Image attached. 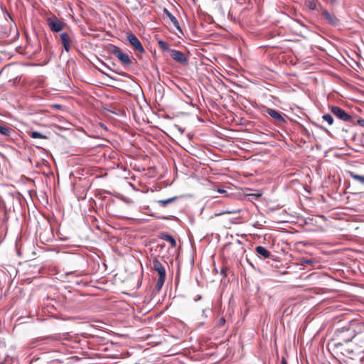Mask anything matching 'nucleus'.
I'll use <instances>...</instances> for the list:
<instances>
[{
	"mask_svg": "<svg viewBox=\"0 0 364 364\" xmlns=\"http://www.w3.org/2000/svg\"><path fill=\"white\" fill-rule=\"evenodd\" d=\"M12 69V65H7L6 66H4L1 72H0V75H4V74H8L10 73L11 70Z\"/></svg>",
	"mask_w": 364,
	"mask_h": 364,
	"instance_id": "obj_22",
	"label": "nucleus"
},
{
	"mask_svg": "<svg viewBox=\"0 0 364 364\" xmlns=\"http://www.w3.org/2000/svg\"><path fill=\"white\" fill-rule=\"evenodd\" d=\"M221 274H223V275H225V276L226 275V274H225V270L224 269H221Z\"/></svg>",
	"mask_w": 364,
	"mask_h": 364,
	"instance_id": "obj_29",
	"label": "nucleus"
},
{
	"mask_svg": "<svg viewBox=\"0 0 364 364\" xmlns=\"http://www.w3.org/2000/svg\"><path fill=\"white\" fill-rule=\"evenodd\" d=\"M350 176L353 178L354 180L358 181L359 183L364 184V176L359 175L357 173H355L354 172H350L349 173Z\"/></svg>",
	"mask_w": 364,
	"mask_h": 364,
	"instance_id": "obj_17",
	"label": "nucleus"
},
{
	"mask_svg": "<svg viewBox=\"0 0 364 364\" xmlns=\"http://www.w3.org/2000/svg\"><path fill=\"white\" fill-rule=\"evenodd\" d=\"M267 114L274 118L277 124H283L285 123L286 121L284 117L282 116L281 113L278 111L273 109H268L267 111Z\"/></svg>",
	"mask_w": 364,
	"mask_h": 364,
	"instance_id": "obj_11",
	"label": "nucleus"
},
{
	"mask_svg": "<svg viewBox=\"0 0 364 364\" xmlns=\"http://www.w3.org/2000/svg\"><path fill=\"white\" fill-rule=\"evenodd\" d=\"M14 134H15V131L11 127L0 124V136L5 140L12 139Z\"/></svg>",
	"mask_w": 364,
	"mask_h": 364,
	"instance_id": "obj_9",
	"label": "nucleus"
},
{
	"mask_svg": "<svg viewBox=\"0 0 364 364\" xmlns=\"http://www.w3.org/2000/svg\"><path fill=\"white\" fill-rule=\"evenodd\" d=\"M151 269L157 272L159 278L157 279L155 289L156 291H160L165 282L166 277V272L164 265L156 258H154L152 261Z\"/></svg>",
	"mask_w": 364,
	"mask_h": 364,
	"instance_id": "obj_2",
	"label": "nucleus"
},
{
	"mask_svg": "<svg viewBox=\"0 0 364 364\" xmlns=\"http://www.w3.org/2000/svg\"><path fill=\"white\" fill-rule=\"evenodd\" d=\"M164 13L170 19V21L172 22V23L174 25V26L176 28L180 30L179 23H178V20L176 19V18L173 14H171L169 12V11L166 8L164 9Z\"/></svg>",
	"mask_w": 364,
	"mask_h": 364,
	"instance_id": "obj_13",
	"label": "nucleus"
},
{
	"mask_svg": "<svg viewBox=\"0 0 364 364\" xmlns=\"http://www.w3.org/2000/svg\"><path fill=\"white\" fill-rule=\"evenodd\" d=\"M323 119L326 121L329 125L333 124V118L330 114H326L323 116Z\"/></svg>",
	"mask_w": 364,
	"mask_h": 364,
	"instance_id": "obj_20",
	"label": "nucleus"
},
{
	"mask_svg": "<svg viewBox=\"0 0 364 364\" xmlns=\"http://www.w3.org/2000/svg\"><path fill=\"white\" fill-rule=\"evenodd\" d=\"M218 192L220 193H223L225 192V191L223 190V189H218Z\"/></svg>",
	"mask_w": 364,
	"mask_h": 364,
	"instance_id": "obj_28",
	"label": "nucleus"
},
{
	"mask_svg": "<svg viewBox=\"0 0 364 364\" xmlns=\"http://www.w3.org/2000/svg\"><path fill=\"white\" fill-rule=\"evenodd\" d=\"M281 364H288L287 360L284 357H282L281 359Z\"/></svg>",
	"mask_w": 364,
	"mask_h": 364,
	"instance_id": "obj_25",
	"label": "nucleus"
},
{
	"mask_svg": "<svg viewBox=\"0 0 364 364\" xmlns=\"http://www.w3.org/2000/svg\"><path fill=\"white\" fill-rule=\"evenodd\" d=\"M160 237L161 239L170 242L172 247H175L176 246V241L171 235L164 233L161 235Z\"/></svg>",
	"mask_w": 364,
	"mask_h": 364,
	"instance_id": "obj_14",
	"label": "nucleus"
},
{
	"mask_svg": "<svg viewBox=\"0 0 364 364\" xmlns=\"http://www.w3.org/2000/svg\"><path fill=\"white\" fill-rule=\"evenodd\" d=\"M331 112L339 119L346 122H353V118L351 115L348 114L344 109L337 106H331L330 107Z\"/></svg>",
	"mask_w": 364,
	"mask_h": 364,
	"instance_id": "obj_4",
	"label": "nucleus"
},
{
	"mask_svg": "<svg viewBox=\"0 0 364 364\" xmlns=\"http://www.w3.org/2000/svg\"><path fill=\"white\" fill-rule=\"evenodd\" d=\"M306 4L310 9H311V10L316 9V1L315 0H307Z\"/></svg>",
	"mask_w": 364,
	"mask_h": 364,
	"instance_id": "obj_21",
	"label": "nucleus"
},
{
	"mask_svg": "<svg viewBox=\"0 0 364 364\" xmlns=\"http://www.w3.org/2000/svg\"><path fill=\"white\" fill-rule=\"evenodd\" d=\"M75 272H76V271H74V272H66V273H65V274H66V275H70V274H74V273H75Z\"/></svg>",
	"mask_w": 364,
	"mask_h": 364,
	"instance_id": "obj_27",
	"label": "nucleus"
},
{
	"mask_svg": "<svg viewBox=\"0 0 364 364\" xmlns=\"http://www.w3.org/2000/svg\"><path fill=\"white\" fill-rule=\"evenodd\" d=\"M178 197L174 196L172 198H169L168 199L165 200H159L157 201V203L163 208H165L167 205L176 201L177 200Z\"/></svg>",
	"mask_w": 364,
	"mask_h": 364,
	"instance_id": "obj_15",
	"label": "nucleus"
},
{
	"mask_svg": "<svg viewBox=\"0 0 364 364\" xmlns=\"http://www.w3.org/2000/svg\"><path fill=\"white\" fill-rule=\"evenodd\" d=\"M321 15L329 24L333 26H337L338 24V18L336 16L331 14L328 11L323 10Z\"/></svg>",
	"mask_w": 364,
	"mask_h": 364,
	"instance_id": "obj_10",
	"label": "nucleus"
},
{
	"mask_svg": "<svg viewBox=\"0 0 364 364\" xmlns=\"http://www.w3.org/2000/svg\"><path fill=\"white\" fill-rule=\"evenodd\" d=\"M170 55L176 62L183 65H187L188 64V58L181 51L172 49L170 50Z\"/></svg>",
	"mask_w": 364,
	"mask_h": 364,
	"instance_id": "obj_7",
	"label": "nucleus"
},
{
	"mask_svg": "<svg viewBox=\"0 0 364 364\" xmlns=\"http://www.w3.org/2000/svg\"><path fill=\"white\" fill-rule=\"evenodd\" d=\"M360 335H363L364 339V324L362 323H352L349 327L337 329L334 333L331 343L334 348L341 350L344 343L351 341Z\"/></svg>",
	"mask_w": 364,
	"mask_h": 364,
	"instance_id": "obj_1",
	"label": "nucleus"
},
{
	"mask_svg": "<svg viewBox=\"0 0 364 364\" xmlns=\"http://www.w3.org/2000/svg\"><path fill=\"white\" fill-rule=\"evenodd\" d=\"M127 38L130 45L134 48L136 51H138L140 53H144L145 52V50L140 41L134 33H128L127 35Z\"/></svg>",
	"mask_w": 364,
	"mask_h": 364,
	"instance_id": "obj_5",
	"label": "nucleus"
},
{
	"mask_svg": "<svg viewBox=\"0 0 364 364\" xmlns=\"http://www.w3.org/2000/svg\"><path fill=\"white\" fill-rule=\"evenodd\" d=\"M28 134L33 139H47V136L37 131L28 132Z\"/></svg>",
	"mask_w": 364,
	"mask_h": 364,
	"instance_id": "obj_16",
	"label": "nucleus"
},
{
	"mask_svg": "<svg viewBox=\"0 0 364 364\" xmlns=\"http://www.w3.org/2000/svg\"><path fill=\"white\" fill-rule=\"evenodd\" d=\"M225 322H226L225 318L223 316H222V317H220V318L218 319V322H217V323H216V326H217L218 328H222L223 326H224V325H225Z\"/></svg>",
	"mask_w": 364,
	"mask_h": 364,
	"instance_id": "obj_23",
	"label": "nucleus"
},
{
	"mask_svg": "<svg viewBox=\"0 0 364 364\" xmlns=\"http://www.w3.org/2000/svg\"><path fill=\"white\" fill-rule=\"evenodd\" d=\"M107 50L109 53L117 58L123 65H129L132 63V60L129 55L123 53L119 47L113 44H109L107 47Z\"/></svg>",
	"mask_w": 364,
	"mask_h": 364,
	"instance_id": "obj_3",
	"label": "nucleus"
},
{
	"mask_svg": "<svg viewBox=\"0 0 364 364\" xmlns=\"http://www.w3.org/2000/svg\"><path fill=\"white\" fill-rule=\"evenodd\" d=\"M158 44L161 50H163L164 51H168L170 53V50H172L169 48L168 44L162 40L159 41Z\"/></svg>",
	"mask_w": 364,
	"mask_h": 364,
	"instance_id": "obj_18",
	"label": "nucleus"
},
{
	"mask_svg": "<svg viewBox=\"0 0 364 364\" xmlns=\"http://www.w3.org/2000/svg\"><path fill=\"white\" fill-rule=\"evenodd\" d=\"M353 353V350H351L349 352V353Z\"/></svg>",
	"mask_w": 364,
	"mask_h": 364,
	"instance_id": "obj_30",
	"label": "nucleus"
},
{
	"mask_svg": "<svg viewBox=\"0 0 364 364\" xmlns=\"http://www.w3.org/2000/svg\"><path fill=\"white\" fill-rule=\"evenodd\" d=\"M60 38L64 49L67 52H69L71 48V45L73 43V34L64 32L60 34Z\"/></svg>",
	"mask_w": 364,
	"mask_h": 364,
	"instance_id": "obj_8",
	"label": "nucleus"
},
{
	"mask_svg": "<svg viewBox=\"0 0 364 364\" xmlns=\"http://www.w3.org/2000/svg\"><path fill=\"white\" fill-rule=\"evenodd\" d=\"M300 262L302 266L307 267L308 265H312L314 261L312 259L302 258Z\"/></svg>",
	"mask_w": 364,
	"mask_h": 364,
	"instance_id": "obj_19",
	"label": "nucleus"
},
{
	"mask_svg": "<svg viewBox=\"0 0 364 364\" xmlns=\"http://www.w3.org/2000/svg\"><path fill=\"white\" fill-rule=\"evenodd\" d=\"M46 21L50 31L53 32H59L63 28L64 23L60 21L56 16L48 18Z\"/></svg>",
	"mask_w": 364,
	"mask_h": 364,
	"instance_id": "obj_6",
	"label": "nucleus"
},
{
	"mask_svg": "<svg viewBox=\"0 0 364 364\" xmlns=\"http://www.w3.org/2000/svg\"><path fill=\"white\" fill-rule=\"evenodd\" d=\"M255 252L264 259L269 258L271 256V252L262 246H257Z\"/></svg>",
	"mask_w": 364,
	"mask_h": 364,
	"instance_id": "obj_12",
	"label": "nucleus"
},
{
	"mask_svg": "<svg viewBox=\"0 0 364 364\" xmlns=\"http://www.w3.org/2000/svg\"><path fill=\"white\" fill-rule=\"evenodd\" d=\"M240 212V210H227L225 212H224V213L235 214V213H238Z\"/></svg>",
	"mask_w": 364,
	"mask_h": 364,
	"instance_id": "obj_24",
	"label": "nucleus"
},
{
	"mask_svg": "<svg viewBox=\"0 0 364 364\" xmlns=\"http://www.w3.org/2000/svg\"><path fill=\"white\" fill-rule=\"evenodd\" d=\"M358 123L360 126L364 127V119H358Z\"/></svg>",
	"mask_w": 364,
	"mask_h": 364,
	"instance_id": "obj_26",
	"label": "nucleus"
}]
</instances>
